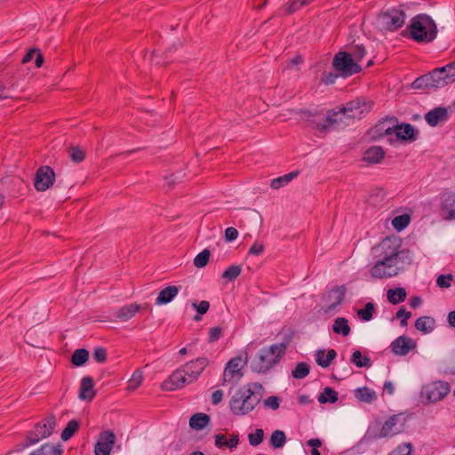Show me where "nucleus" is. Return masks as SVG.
Returning <instances> with one entry per match:
<instances>
[{"mask_svg":"<svg viewBox=\"0 0 455 455\" xmlns=\"http://www.w3.org/2000/svg\"><path fill=\"white\" fill-rule=\"evenodd\" d=\"M400 245V241L395 237L382 240L379 247L383 251V257L371 267L370 273L372 277L384 279L395 276L411 264V252L408 250L399 251Z\"/></svg>","mask_w":455,"mask_h":455,"instance_id":"1","label":"nucleus"},{"mask_svg":"<svg viewBox=\"0 0 455 455\" xmlns=\"http://www.w3.org/2000/svg\"><path fill=\"white\" fill-rule=\"evenodd\" d=\"M372 106V101L356 98L347 102L339 111L329 110L326 116L320 114L311 116L308 124L319 132H326L335 124H345V118L361 119L371 110Z\"/></svg>","mask_w":455,"mask_h":455,"instance_id":"2","label":"nucleus"},{"mask_svg":"<svg viewBox=\"0 0 455 455\" xmlns=\"http://www.w3.org/2000/svg\"><path fill=\"white\" fill-rule=\"evenodd\" d=\"M263 386L251 382L237 388L229 400V410L235 416L247 415L252 411L262 399Z\"/></svg>","mask_w":455,"mask_h":455,"instance_id":"3","label":"nucleus"},{"mask_svg":"<svg viewBox=\"0 0 455 455\" xmlns=\"http://www.w3.org/2000/svg\"><path fill=\"white\" fill-rule=\"evenodd\" d=\"M437 26L427 14L420 13L414 16L402 35L417 43L433 42L437 35Z\"/></svg>","mask_w":455,"mask_h":455,"instance_id":"4","label":"nucleus"},{"mask_svg":"<svg viewBox=\"0 0 455 455\" xmlns=\"http://www.w3.org/2000/svg\"><path fill=\"white\" fill-rule=\"evenodd\" d=\"M292 338L293 332L291 331L284 335L282 342L261 348L257 361L252 364L253 371L259 373H265L277 364L285 354Z\"/></svg>","mask_w":455,"mask_h":455,"instance_id":"5","label":"nucleus"},{"mask_svg":"<svg viewBox=\"0 0 455 455\" xmlns=\"http://www.w3.org/2000/svg\"><path fill=\"white\" fill-rule=\"evenodd\" d=\"M332 66L343 77H348L361 72V66L347 52H339L332 60Z\"/></svg>","mask_w":455,"mask_h":455,"instance_id":"6","label":"nucleus"},{"mask_svg":"<svg viewBox=\"0 0 455 455\" xmlns=\"http://www.w3.org/2000/svg\"><path fill=\"white\" fill-rule=\"evenodd\" d=\"M56 427V418L50 413L41 421L37 422L32 430L27 432L32 439L30 443H37L40 440L51 436Z\"/></svg>","mask_w":455,"mask_h":455,"instance_id":"7","label":"nucleus"},{"mask_svg":"<svg viewBox=\"0 0 455 455\" xmlns=\"http://www.w3.org/2000/svg\"><path fill=\"white\" fill-rule=\"evenodd\" d=\"M451 387L448 382L435 381L422 388L421 395L430 403H436L443 400L450 392Z\"/></svg>","mask_w":455,"mask_h":455,"instance_id":"8","label":"nucleus"},{"mask_svg":"<svg viewBox=\"0 0 455 455\" xmlns=\"http://www.w3.org/2000/svg\"><path fill=\"white\" fill-rule=\"evenodd\" d=\"M245 362L241 357H234L227 363L222 379V385L227 383L235 386L243 377L242 369Z\"/></svg>","mask_w":455,"mask_h":455,"instance_id":"9","label":"nucleus"},{"mask_svg":"<svg viewBox=\"0 0 455 455\" xmlns=\"http://www.w3.org/2000/svg\"><path fill=\"white\" fill-rule=\"evenodd\" d=\"M379 19L387 30L395 31L403 26L405 13L401 9L392 8L382 12Z\"/></svg>","mask_w":455,"mask_h":455,"instance_id":"10","label":"nucleus"},{"mask_svg":"<svg viewBox=\"0 0 455 455\" xmlns=\"http://www.w3.org/2000/svg\"><path fill=\"white\" fill-rule=\"evenodd\" d=\"M439 215L444 220H455V192L446 191L440 195Z\"/></svg>","mask_w":455,"mask_h":455,"instance_id":"11","label":"nucleus"},{"mask_svg":"<svg viewBox=\"0 0 455 455\" xmlns=\"http://www.w3.org/2000/svg\"><path fill=\"white\" fill-rule=\"evenodd\" d=\"M388 121L395 125L394 132L395 133L398 140L413 142L417 140L418 132L412 124L406 123L399 124L395 116H391Z\"/></svg>","mask_w":455,"mask_h":455,"instance_id":"12","label":"nucleus"},{"mask_svg":"<svg viewBox=\"0 0 455 455\" xmlns=\"http://www.w3.org/2000/svg\"><path fill=\"white\" fill-rule=\"evenodd\" d=\"M55 180V172L48 165L41 166L36 173L34 186L37 191L43 192L52 186Z\"/></svg>","mask_w":455,"mask_h":455,"instance_id":"13","label":"nucleus"},{"mask_svg":"<svg viewBox=\"0 0 455 455\" xmlns=\"http://www.w3.org/2000/svg\"><path fill=\"white\" fill-rule=\"evenodd\" d=\"M115 443L116 435L113 431L106 430L101 432L94 446L95 455H110Z\"/></svg>","mask_w":455,"mask_h":455,"instance_id":"14","label":"nucleus"},{"mask_svg":"<svg viewBox=\"0 0 455 455\" xmlns=\"http://www.w3.org/2000/svg\"><path fill=\"white\" fill-rule=\"evenodd\" d=\"M416 347V341L405 335L399 336L390 344L392 353L399 356L407 355L411 351L414 350Z\"/></svg>","mask_w":455,"mask_h":455,"instance_id":"15","label":"nucleus"},{"mask_svg":"<svg viewBox=\"0 0 455 455\" xmlns=\"http://www.w3.org/2000/svg\"><path fill=\"white\" fill-rule=\"evenodd\" d=\"M186 383H188V377L182 369H178L162 383V389L164 391H172L183 387Z\"/></svg>","mask_w":455,"mask_h":455,"instance_id":"16","label":"nucleus"},{"mask_svg":"<svg viewBox=\"0 0 455 455\" xmlns=\"http://www.w3.org/2000/svg\"><path fill=\"white\" fill-rule=\"evenodd\" d=\"M208 364L206 357H198L186 363L183 367L184 371L188 377V383L197 379Z\"/></svg>","mask_w":455,"mask_h":455,"instance_id":"17","label":"nucleus"},{"mask_svg":"<svg viewBox=\"0 0 455 455\" xmlns=\"http://www.w3.org/2000/svg\"><path fill=\"white\" fill-rule=\"evenodd\" d=\"M448 119L447 108L443 107L435 108L425 115L426 122L432 127L437 126L440 123Z\"/></svg>","mask_w":455,"mask_h":455,"instance_id":"18","label":"nucleus"},{"mask_svg":"<svg viewBox=\"0 0 455 455\" xmlns=\"http://www.w3.org/2000/svg\"><path fill=\"white\" fill-rule=\"evenodd\" d=\"M93 386L94 381L92 377H84L80 383L79 398L81 400H92L96 395Z\"/></svg>","mask_w":455,"mask_h":455,"instance_id":"19","label":"nucleus"},{"mask_svg":"<svg viewBox=\"0 0 455 455\" xmlns=\"http://www.w3.org/2000/svg\"><path fill=\"white\" fill-rule=\"evenodd\" d=\"M314 0H289L278 10L279 15H291L301 7L309 5Z\"/></svg>","mask_w":455,"mask_h":455,"instance_id":"20","label":"nucleus"},{"mask_svg":"<svg viewBox=\"0 0 455 455\" xmlns=\"http://www.w3.org/2000/svg\"><path fill=\"white\" fill-rule=\"evenodd\" d=\"M385 156V151L380 146H372L365 150L363 160L369 164H379Z\"/></svg>","mask_w":455,"mask_h":455,"instance_id":"21","label":"nucleus"},{"mask_svg":"<svg viewBox=\"0 0 455 455\" xmlns=\"http://www.w3.org/2000/svg\"><path fill=\"white\" fill-rule=\"evenodd\" d=\"M180 287L175 285H169L163 289L156 299V305H164L171 302L178 294Z\"/></svg>","mask_w":455,"mask_h":455,"instance_id":"22","label":"nucleus"},{"mask_svg":"<svg viewBox=\"0 0 455 455\" xmlns=\"http://www.w3.org/2000/svg\"><path fill=\"white\" fill-rule=\"evenodd\" d=\"M140 306L136 303L124 305L116 312V317L123 322H126L132 318L135 314L140 310Z\"/></svg>","mask_w":455,"mask_h":455,"instance_id":"23","label":"nucleus"},{"mask_svg":"<svg viewBox=\"0 0 455 455\" xmlns=\"http://www.w3.org/2000/svg\"><path fill=\"white\" fill-rule=\"evenodd\" d=\"M211 421L208 414L197 412L191 416L189 419V427L196 431L203 430Z\"/></svg>","mask_w":455,"mask_h":455,"instance_id":"24","label":"nucleus"},{"mask_svg":"<svg viewBox=\"0 0 455 455\" xmlns=\"http://www.w3.org/2000/svg\"><path fill=\"white\" fill-rule=\"evenodd\" d=\"M336 356L337 353L334 349H329L326 354L323 349H319L315 352V362L319 366L327 368Z\"/></svg>","mask_w":455,"mask_h":455,"instance_id":"25","label":"nucleus"},{"mask_svg":"<svg viewBox=\"0 0 455 455\" xmlns=\"http://www.w3.org/2000/svg\"><path fill=\"white\" fill-rule=\"evenodd\" d=\"M398 420L399 415H393L389 417L381 427L382 435L391 437L399 434L401 429L396 427Z\"/></svg>","mask_w":455,"mask_h":455,"instance_id":"26","label":"nucleus"},{"mask_svg":"<svg viewBox=\"0 0 455 455\" xmlns=\"http://www.w3.org/2000/svg\"><path fill=\"white\" fill-rule=\"evenodd\" d=\"M444 73L445 68H437L430 72L433 80V89L443 88L449 84V82L448 80H446Z\"/></svg>","mask_w":455,"mask_h":455,"instance_id":"27","label":"nucleus"},{"mask_svg":"<svg viewBox=\"0 0 455 455\" xmlns=\"http://www.w3.org/2000/svg\"><path fill=\"white\" fill-rule=\"evenodd\" d=\"M435 327V320L431 316H420L415 322V328L423 333L431 332Z\"/></svg>","mask_w":455,"mask_h":455,"instance_id":"28","label":"nucleus"},{"mask_svg":"<svg viewBox=\"0 0 455 455\" xmlns=\"http://www.w3.org/2000/svg\"><path fill=\"white\" fill-rule=\"evenodd\" d=\"M299 174V171L291 172L283 176L277 177L271 180L270 187L273 189H279L286 185H288L292 180L297 178Z\"/></svg>","mask_w":455,"mask_h":455,"instance_id":"29","label":"nucleus"},{"mask_svg":"<svg viewBox=\"0 0 455 455\" xmlns=\"http://www.w3.org/2000/svg\"><path fill=\"white\" fill-rule=\"evenodd\" d=\"M355 396L361 402L371 403L377 400V394L374 390L366 387H358L355 390Z\"/></svg>","mask_w":455,"mask_h":455,"instance_id":"30","label":"nucleus"},{"mask_svg":"<svg viewBox=\"0 0 455 455\" xmlns=\"http://www.w3.org/2000/svg\"><path fill=\"white\" fill-rule=\"evenodd\" d=\"M406 291L403 287L389 289L387 292V300L393 305H397L401 302H403L406 299Z\"/></svg>","mask_w":455,"mask_h":455,"instance_id":"31","label":"nucleus"},{"mask_svg":"<svg viewBox=\"0 0 455 455\" xmlns=\"http://www.w3.org/2000/svg\"><path fill=\"white\" fill-rule=\"evenodd\" d=\"M338 399V392L330 387H324L323 392L317 397V400L321 404H325L327 403H335Z\"/></svg>","mask_w":455,"mask_h":455,"instance_id":"32","label":"nucleus"},{"mask_svg":"<svg viewBox=\"0 0 455 455\" xmlns=\"http://www.w3.org/2000/svg\"><path fill=\"white\" fill-rule=\"evenodd\" d=\"M332 331L337 334H341L347 337L350 334L351 329L348 325V321L344 317H338L335 319Z\"/></svg>","mask_w":455,"mask_h":455,"instance_id":"33","label":"nucleus"},{"mask_svg":"<svg viewBox=\"0 0 455 455\" xmlns=\"http://www.w3.org/2000/svg\"><path fill=\"white\" fill-rule=\"evenodd\" d=\"M432 82L431 74L428 72L427 74L416 78L412 82L411 87L415 90L433 89Z\"/></svg>","mask_w":455,"mask_h":455,"instance_id":"34","label":"nucleus"},{"mask_svg":"<svg viewBox=\"0 0 455 455\" xmlns=\"http://www.w3.org/2000/svg\"><path fill=\"white\" fill-rule=\"evenodd\" d=\"M89 359V352L85 348H78L74 351L71 356V363L76 367L83 366Z\"/></svg>","mask_w":455,"mask_h":455,"instance_id":"35","label":"nucleus"},{"mask_svg":"<svg viewBox=\"0 0 455 455\" xmlns=\"http://www.w3.org/2000/svg\"><path fill=\"white\" fill-rule=\"evenodd\" d=\"M270 446L273 449H282L286 443V435L283 430H275L270 436Z\"/></svg>","mask_w":455,"mask_h":455,"instance_id":"36","label":"nucleus"},{"mask_svg":"<svg viewBox=\"0 0 455 455\" xmlns=\"http://www.w3.org/2000/svg\"><path fill=\"white\" fill-rule=\"evenodd\" d=\"M79 426V421L76 419H71L68 421L66 427L61 432V439L64 442L68 441L76 434V432H77Z\"/></svg>","mask_w":455,"mask_h":455,"instance_id":"37","label":"nucleus"},{"mask_svg":"<svg viewBox=\"0 0 455 455\" xmlns=\"http://www.w3.org/2000/svg\"><path fill=\"white\" fill-rule=\"evenodd\" d=\"M351 363L359 368L366 367L369 368L371 365V362L369 356L363 355L359 350H355L351 356Z\"/></svg>","mask_w":455,"mask_h":455,"instance_id":"38","label":"nucleus"},{"mask_svg":"<svg viewBox=\"0 0 455 455\" xmlns=\"http://www.w3.org/2000/svg\"><path fill=\"white\" fill-rule=\"evenodd\" d=\"M41 455H62L63 449L60 444L53 445L52 443H44L39 448Z\"/></svg>","mask_w":455,"mask_h":455,"instance_id":"39","label":"nucleus"},{"mask_svg":"<svg viewBox=\"0 0 455 455\" xmlns=\"http://www.w3.org/2000/svg\"><path fill=\"white\" fill-rule=\"evenodd\" d=\"M309 365L307 363L301 362L296 365L294 370H292L291 375L294 379H302L309 374Z\"/></svg>","mask_w":455,"mask_h":455,"instance_id":"40","label":"nucleus"},{"mask_svg":"<svg viewBox=\"0 0 455 455\" xmlns=\"http://www.w3.org/2000/svg\"><path fill=\"white\" fill-rule=\"evenodd\" d=\"M411 221V217L408 214H402L396 216L392 220V225L397 231L404 229Z\"/></svg>","mask_w":455,"mask_h":455,"instance_id":"41","label":"nucleus"},{"mask_svg":"<svg viewBox=\"0 0 455 455\" xmlns=\"http://www.w3.org/2000/svg\"><path fill=\"white\" fill-rule=\"evenodd\" d=\"M375 307L372 302H368L365 306L357 311V315L363 321H370L372 318Z\"/></svg>","mask_w":455,"mask_h":455,"instance_id":"42","label":"nucleus"},{"mask_svg":"<svg viewBox=\"0 0 455 455\" xmlns=\"http://www.w3.org/2000/svg\"><path fill=\"white\" fill-rule=\"evenodd\" d=\"M68 151L70 159L74 163L79 164L85 158V151L79 147H70Z\"/></svg>","mask_w":455,"mask_h":455,"instance_id":"43","label":"nucleus"},{"mask_svg":"<svg viewBox=\"0 0 455 455\" xmlns=\"http://www.w3.org/2000/svg\"><path fill=\"white\" fill-rule=\"evenodd\" d=\"M210 255V251L208 249H204L196 256L194 259V265L198 268L204 267L209 262Z\"/></svg>","mask_w":455,"mask_h":455,"instance_id":"44","label":"nucleus"},{"mask_svg":"<svg viewBox=\"0 0 455 455\" xmlns=\"http://www.w3.org/2000/svg\"><path fill=\"white\" fill-rule=\"evenodd\" d=\"M390 117H387L384 121L379 122L377 124L375 129L379 132H383L385 135H391L394 133L395 131V125L389 123L388 119Z\"/></svg>","mask_w":455,"mask_h":455,"instance_id":"45","label":"nucleus"},{"mask_svg":"<svg viewBox=\"0 0 455 455\" xmlns=\"http://www.w3.org/2000/svg\"><path fill=\"white\" fill-rule=\"evenodd\" d=\"M242 272V268L238 265H232L228 267L222 274V277L228 281H234L239 276Z\"/></svg>","mask_w":455,"mask_h":455,"instance_id":"46","label":"nucleus"},{"mask_svg":"<svg viewBox=\"0 0 455 455\" xmlns=\"http://www.w3.org/2000/svg\"><path fill=\"white\" fill-rule=\"evenodd\" d=\"M364 437L368 440L386 438V436L382 435V428L379 427V424L370 427L366 431Z\"/></svg>","mask_w":455,"mask_h":455,"instance_id":"47","label":"nucleus"},{"mask_svg":"<svg viewBox=\"0 0 455 455\" xmlns=\"http://www.w3.org/2000/svg\"><path fill=\"white\" fill-rule=\"evenodd\" d=\"M264 431L261 428H256L253 433L248 435V440L251 446H258L263 442Z\"/></svg>","mask_w":455,"mask_h":455,"instance_id":"48","label":"nucleus"},{"mask_svg":"<svg viewBox=\"0 0 455 455\" xmlns=\"http://www.w3.org/2000/svg\"><path fill=\"white\" fill-rule=\"evenodd\" d=\"M143 380V374L140 370H136L132 378L128 381V388L131 390H134L139 387Z\"/></svg>","mask_w":455,"mask_h":455,"instance_id":"49","label":"nucleus"},{"mask_svg":"<svg viewBox=\"0 0 455 455\" xmlns=\"http://www.w3.org/2000/svg\"><path fill=\"white\" fill-rule=\"evenodd\" d=\"M331 293L335 296V302L330 307L333 308L334 307L339 305L344 300L346 288L344 285L335 286L331 290Z\"/></svg>","mask_w":455,"mask_h":455,"instance_id":"50","label":"nucleus"},{"mask_svg":"<svg viewBox=\"0 0 455 455\" xmlns=\"http://www.w3.org/2000/svg\"><path fill=\"white\" fill-rule=\"evenodd\" d=\"M281 398L275 395H271L263 401L266 408H270L274 411L277 410L280 406Z\"/></svg>","mask_w":455,"mask_h":455,"instance_id":"51","label":"nucleus"},{"mask_svg":"<svg viewBox=\"0 0 455 455\" xmlns=\"http://www.w3.org/2000/svg\"><path fill=\"white\" fill-rule=\"evenodd\" d=\"M222 331L223 329L219 326L210 328L208 331V342L214 343L217 340H219L220 338L221 337Z\"/></svg>","mask_w":455,"mask_h":455,"instance_id":"52","label":"nucleus"},{"mask_svg":"<svg viewBox=\"0 0 455 455\" xmlns=\"http://www.w3.org/2000/svg\"><path fill=\"white\" fill-rule=\"evenodd\" d=\"M445 68L444 76L449 84L455 82V61H451L449 64L443 66Z\"/></svg>","mask_w":455,"mask_h":455,"instance_id":"53","label":"nucleus"},{"mask_svg":"<svg viewBox=\"0 0 455 455\" xmlns=\"http://www.w3.org/2000/svg\"><path fill=\"white\" fill-rule=\"evenodd\" d=\"M351 54L352 58H355V60L357 62L364 58V56L366 55V50L363 45L356 44L353 46Z\"/></svg>","mask_w":455,"mask_h":455,"instance_id":"54","label":"nucleus"},{"mask_svg":"<svg viewBox=\"0 0 455 455\" xmlns=\"http://www.w3.org/2000/svg\"><path fill=\"white\" fill-rule=\"evenodd\" d=\"M412 446L409 443L399 445L393 452L389 455H411Z\"/></svg>","mask_w":455,"mask_h":455,"instance_id":"55","label":"nucleus"},{"mask_svg":"<svg viewBox=\"0 0 455 455\" xmlns=\"http://www.w3.org/2000/svg\"><path fill=\"white\" fill-rule=\"evenodd\" d=\"M93 359L100 363H103L107 360V350L102 347H98L92 354Z\"/></svg>","mask_w":455,"mask_h":455,"instance_id":"56","label":"nucleus"},{"mask_svg":"<svg viewBox=\"0 0 455 455\" xmlns=\"http://www.w3.org/2000/svg\"><path fill=\"white\" fill-rule=\"evenodd\" d=\"M452 280V275H440L436 279V284L442 289H447L451 287V281Z\"/></svg>","mask_w":455,"mask_h":455,"instance_id":"57","label":"nucleus"},{"mask_svg":"<svg viewBox=\"0 0 455 455\" xmlns=\"http://www.w3.org/2000/svg\"><path fill=\"white\" fill-rule=\"evenodd\" d=\"M396 317L400 319V325L402 327H405L408 324V319L411 317V313L409 311H406L404 308H400L396 312Z\"/></svg>","mask_w":455,"mask_h":455,"instance_id":"58","label":"nucleus"},{"mask_svg":"<svg viewBox=\"0 0 455 455\" xmlns=\"http://www.w3.org/2000/svg\"><path fill=\"white\" fill-rule=\"evenodd\" d=\"M193 307L199 315H204L210 308V303L207 300H202L198 304L193 303Z\"/></svg>","mask_w":455,"mask_h":455,"instance_id":"59","label":"nucleus"},{"mask_svg":"<svg viewBox=\"0 0 455 455\" xmlns=\"http://www.w3.org/2000/svg\"><path fill=\"white\" fill-rule=\"evenodd\" d=\"M12 86H5L0 81V100L14 98L13 94L12 93Z\"/></svg>","mask_w":455,"mask_h":455,"instance_id":"60","label":"nucleus"},{"mask_svg":"<svg viewBox=\"0 0 455 455\" xmlns=\"http://www.w3.org/2000/svg\"><path fill=\"white\" fill-rule=\"evenodd\" d=\"M238 231L233 227H229L225 230V238L228 242H232L237 238Z\"/></svg>","mask_w":455,"mask_h":455,"instance_id":"61","label":"nucleus"},{"mask_svg":"<svg viewBox=\"0 0 455 455\" xmlns=\"http://www.w3.org/2000/svg\"><path fill=\"white\" fill-rule=\"evenodd\" d=\"M37 51H38V49H36V48L29 49L27 52V53L24 55V57L22 58L21 62L23 64L30 62L33 60V58L36 56V54L37 53Z\"/></svg>","mask_w":455,"mask_h":455,"instance_id":"62","label":"nucleus"},{"mask_svg":"<svg viewBox=\"0 0 455 455\" xmlns=\"http://www.w3.org/2000/svg\"><path fill=\"white\" fill-rule=\"evenodd\" d=\"M264 246L262 243H254L249 250V253L252 255H259L263 252Z\"/></svg>","mask_w":455,"mask_h":455,"instance_id":"63","label":"nucleus"},{"mask_svg":"<svg viewBox=\"0 0 455 455\" xmlns=\"http://www.w3.org/2000/svg\"><path fill=\"white\" fill-rule=\"evenodd\" d=\"M445 372L455 375V355L449 359L445 368Z\"/></svg>","mask_w":455,"mask_h":455,"instance_id":"64","label":"nucleus"}]
</instances>
